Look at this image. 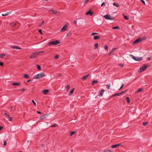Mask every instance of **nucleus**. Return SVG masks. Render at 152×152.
<instances>
[{
    "label": "nucleus",
    "mask_w": 152,
    "mask_h": 152,
    "mask_svg": "<svg viewBox=\"0 0 152 152\" xmlns=\"http://www.w3.org/2000/svg\"><path fill=\"white\" fill-rule=\"evenodd\" d=\"M45 75H46L43 73L41 72L36 75H34L33 77V78L34 79H40Z\"/></svg>",
    "instance_id": "nucleus-1"
},
{
    "label": "nucleus",
    "mask_w": 152,
    "mask_h": 152,
    "mask_svg": "<svg viewBox=\"0 0 152 152\" xmlns=\"http://www.w3.org/2000/svg\"><path fill=\"white\" fill-rule=\"evenodd\" d=\"M150 66L149 64H148L145 65L143 66H142L140 68V72L143 71L145 70L148 67H149Z\"/></svg>",
    "instance_id": "nucleus-2"
},
{
    "label": "nucleus",
    "mask_w": 152,
    "mask_h": 152,
    "mask_svg": "<svg viewBox=\"0 0 152 152\" xmlns=\"http://www.w3.org/2000/svg\"><path fill=\"white\" fill-rule=\"evenodd\" d=\"M130 56L133 59L136 61H140L142 59V57L140 58L137 57H135L132 55H130Z\"/></svg>",
    "instance_id": "nucleus-3"
},
{
    "label": "nucleus",
    "mask_w": 152,
    "mask_h": 152,
    "mask_svg": "<svg viewBox=\"0 0 152 152\" xmlns=\"http://www.w3.org/2000/svg\"><path fill=\"white\" fill-rule=\"evenodd\" d=\"M104 17L106 20H113L114 19V17H111V16L109 14H107L104 15Z\"/></svg>",
    "instance_id": "nucleus-4"
},
{
    "label": "nucleus",
    "mask_w": 152,
    "mask_h": 152,
    "mask_svg": "<svg viewBox=\"0 0 152 152\" xmlns=\"http://www.w3.org/2000/svg\"><path fill=\"white\" fill-rule=\"evenodd\" d=\"M145 39H142V38H138L134 42H133V44L134 45L137 44L139 43V42H141L143 40H144Z\"/></svg>",
    "instance_id": "nucleus-5"
},
{
    "label": "nucleus",
    "mask_w": 152,
    "mask_h": 152,
    "mask_svg": "<svg viewBox=\"0 0 152 152\" xmlns=\"http://www.w3.org/2000/svg\"><path fill=\"white\" fill-rule=\"evenodd\" d=\"M37 55L36 52L33 53H32L31 56H29V58L31 59L37 57L36 56Z\"/></svg>",
    "instance_id": "nucleus-6"
},
{
    "label": "nucleus",
    "mask_w": 152,
    "mask_h": 152,
    "mask_svg": "<svg viewBox=\"0 0 152 152\" xmlns=\"http://www.w3.org/2000/svg\"><path fill=\"white\" fill-rule=\"evenodd\" d=\"M49 11L51 12L53 14H56L57 15H58L60 14L59 12L58 11H55L53 10H50Z\"/></svg>",
    "instance_id": "nucleus-7"
},
{
    "label": "nucleus",
    "mask_w": 152,
    "mask_h": 152,
    "mask_svg": "<svg viewBox=\"0 0 152 152\" xmlns=\"http://www.w3.org/2000/svg\"><path fill=\"white\" fill-rule=\"evenodd\" d=\"M66 25H64L63 27L60 30V31L62 32L66 30Z\"/></svg>",
    "instance_id": "nucleus-8"
},
{
    "label": "nucleus",
    "mask_w": 152,
    "mask_h": 152,
    "mask_svg": "<svg viewBox=\"0 0 152 152\" xmlns=\"http://www.w3.org/2000/svg\"><path fill=\"white\" fill-rule=\"evenodd\" d=\"M53 44L54 45H56L60 43V42L59 40H56L55 41H53Z\"/></svg>",
    "instance_id": "nucleus-9"
},
{
    "label": "nucleus",
    "mask_w": 152,
    "mask_h": 152,
    "mask_svg": "<svg viewBox=\"0 0 152 152\" xmlns=\"http://www.w3.org/2000/svg\"><path fill=\"white\" fill-rule=\"evenodd\" d=\"M104 92V89H102L101 90L99 91V94L98 95V96H102Z\"/></svg>",
    "instance_id": "nucleus-10"
},
{
    "label": "nucleus",
    "mask_w": 152,
    "mask_h": 152,
    "mask_svg": "<svg viewBox=\"0 0 152 152\" xmlns=\"http://www.w3.org/2000/svg\"><path fill=\"white\" fill-rule=\"evenodd\" d=\"M11 84L13 86H19L20 85V82L12 83H11Z\"/></svg>",
    "instance_id": "nucleus-11"
},
{
    "label": "nucleus",
    "mask_w": 152,
    "mask_h": 152,
    "mask_svg": "<svg viewBox=\"0 0 152 152\" xmlns=\"http://www.w3.org/2000/svg\"><path fill=\"white\" fill-rule=\"evenodd\" d=\"M86 15H92L93 14V12H91V10L88 11L86 13Z\"/></svg>",
    "instance_id": "nucleus-12"
},
{
    "label": "nucleus",
    "mask_w": 152,
    "mask_h": 152,
    "mask_svg": "<svg viewBox=\"0 0 152 152\" xmlns=\"http://www.w3.org/2000/svg\"><path fill=\"white\" fill-rule=\"evenodd\" d=\"M89 74H88L87 75H85L84 76H83V77H82L81 78V79L82 80H85L89 76Z\"/></svg>",
    "instance_id": "nucleus-13"
},
{
    "label": "nucleus",
    "mask_w": 152,
    "mask_h": 152,
    "mask_svg": "<svg viewBox=\"0 0 152 152\" xmlns=\"http://www.w3.org/2000/svg\"><path fill=\"white\" fill-rule=\"evenodd\" d=\"M49 90L48 89H45L43 90L42 92L45 94H46L49 92Z\"/></svg>",
    "instance_id": "nucleus-14"
},
{
    "label": "nucleus",
    "mask_w": 152,
    "mask_h": 152,
    "mask_svg": "<svg viewBox=\"0 0 152 152\" xmlns=\"http://www.w3.org/2000/svg\"><path fill=\"white\" fill-rule=\"evenodd\" d=\"M48 115H44L41 116H40L39 119H42L45 118L46 117L48 116Z\"/></svg>",
    "instance_id": "nucleus-15"
},
{
    "label": "nucleus",
    "mask_w": 152,
    "mask_h": 152,
    "mask_svg": "<svg viewBox=\"0 0 152 152\" xmlns=\"http://www.w3.org/2000/svg\"><path fill=\"white\" fill-rule=\"evenodd\" d=\"M120 145V144H118L116 145H113L111 146V148H118Z\"/></svg>",
    "instance_id": "nucleus-16"
},
{
    "label": "nucleus",
    "mask_w": 152,
    "mask_h": 152,
    "mask_svg": "<svg viewBox=\"0 0 152 152\" xmlns=\"http://www.w3.org/2000/svg\"><path fill=\"white\" fill-rule=\"evenodd\" d=\"M44 51H37L36 52V54L37 55H39L40 54H42L44 53Z\"/></svg>",
    "instance_id": "nucleus-17"
},
{
    "label": "nucleus",
    "mask_w": 152,
    "mask_h": 152,
    "mask_svg": "<svg viewBox=\"0 0 152 152\" xmlns=\"http://www.w3.org/2000/svg\"><path fill=\"white\" fill-rule=\"evenodd\" d=\"M11 48L13 49H16L17 50H20V48L18 47V46H12Z\"/></svg>",
    "instance_id": "nucleus-18"
},
{
    "label": "nucleus",
    "mask_w": 152,
    "mask_h": 152,
    "mask_svg": "<svg viewBox=\"0 0 152 152\" xmlns=\"http://www.w3.org/2000/svg\"><path fill=\"white\" fill-rule=\"evenodd\" d=\"M74 90V88H73V89H72L71 90V91H70V92H69V95L71 96L72 95V94H73V93Z\"/></svg>",
    "instance_id": "nucleus-19"
},
{
    "label": "nucleus",
    "mask_w": 152,
    "mask_h": 152,
    "mask_svg": "<svg viewBox=\"0 0 152 152\" xmlns=\"http://www.w3.org/2000/svg\"><path fill=\"white\" fill-rule=\"evenodd\" d=\"M100 38V37L99 36H94V39L95 40H96L98 39H99Z\"/></svg>",
    "instance_id": "nucleus-20"
},
{
    "label": "nucleus",
    "mask_w": 152,
    "mask_h": 152,
    "mask_svg": "<svg viewBox=\"0 0 152 152\" xmlns=\"http://www.w3.org/2000/svg\"><path fill=\"white\" fill-rule=\"evenodd\" d=\"M23 77L26 79H28L30 77L29 75L26 74H24Z\"/></svg>",
    "instance_id": "nucleus-21"
},
{
    "label": "nucleus",
    "mask_w": 152,
    "mask_h": 152,
    "mask_svg": "<svg viewBox=\"0 0 152 152\" xmlns=\"http://www.w3.org/2000/svg\"><path fill=\"white\" fill-rule=\"evenodd\" d=\"M123 15L124 16V18L126 20H129V18L127 16L125 15L124 14H123Z\"/></svg>",
    "instance_id": "nucleus-22"
},
{
    "label": "nucleus",
    "mask_w": 152,
    "mask_h": 152,
    "mask_svg": "<svg viewBox=\"0 0 152 152\" xmlns=\"http://www.w3.org/2000/svg\"><path fill=\"white\" fill-rule=\"evenodd\" d=\"M114 6L116 7H118L119 6V5L116 3L114 2L113 3Z\"/></svg>",
    "instance_id": "nucleus-23"
},
{
    "label": "nucleus",
    "mask_w": 152,
    "mask_h": 152,
    "mask_svg": "<svg viewBox=\"0 0 152 152\" xmlns=\"http://www.w3.org/2000/svg\"><path fill=\"white\" fill-rule=\"evenodd\" d=\"M126 100L128 103H129L130 102V98L129 97H127L126 98Z\"/></svg>",
    "instance_id": "nucleus-24"
},
{
    "label": "nucleus",
    "mask_w": 152,
    "mask_h": 152,
    "mask_svg": "<svg viewBox=\"0 0 152 152\" xmlns=\"http://www.w3.org/2000/svg\"><path fill=\"white\" fill-rule=\"evenodd\" d=\"M98 81L97 80H93L92 82V85H93L95 83H97Z\"/></svg>",
    "instance_id": "nucleus-25"
},
{
    "label": "nucleus",
    "mask_w": 152,
    "mask_h": 152,
    "mask_svg": "<svg viewBox=\"0 0 152 152\" xmlns=\"http://www.w3.org/2000/svg\"><path fill=\"white\" fill-rule=\"evenodd\" d=\"M143 89L142 88H139L137 91V93H139V92L142 91Z\"/></svg>",
    "instance_id": "nucleus-26"
},
{
    "label": "nucleus",
    "mask_w": 152,
    "mask_h": 152,
    "mask_svg": "<svg viewBox=\"0 0 152 152\" xmlns=\"http://www.w3.org/2000/svg\"><path fill=\"white\" fill-rule=\"evenodd\" d=\"M104 152H112L111 150H106L104 151Z\"/></svg>",
    "instance_id": "nucleus-27"
},
{
    "label": "nucleus",
    "mask_w": 152,
    "mask_h": 152,
    "mask_svg": "<svg viewBox=\"0 0 152 152\" xmlns=\"http://www.w3.org/2000/svg\"><path fill=\"white\" fill-rule=\"evenodd\" d=\"M70 88V85L69 84H68L66 87V88L67 89V91H68Z\"/></svg>",
    "instance_id": "nucleus-28"
},
{
    "label": "nucleus",
    "mask_w": 152,
    "mask_h": 152,
    "mask_svg": "<svg viewBox=\"0 0 152 152\" xmlns=\"http://www.w3.org/2000/svg\"><path fill=\"white\" fill-rule=\"evenodd\" d=\"M106 86L107 89H109L110 87V84L106 85Z\"/></svg>",
    "instance_id": "nucleus-29"
},
{
    "label": "nucleus",
    "mask_w": 152,
    "mask_h": 152,
    "mask_svg": "<svg viewBox=\"0 0 152 152\" xmlns=\"http://www.w3.org/2000/svg\"><path fill=\"white\" fill-rule=\"evenodd\" d=\"M37 69L39 70H41V66L39 65H37Z\"/></svg>",
    "instance_id": "nucleus-30"
},
{
    "label": "nucleus",
    "mask_w": 152,
    "mask_h": 152,
    "mask_svg": "<svg viewBox=\"0 0 152 152\" xmlns=\"http://www.w3.org/2000/svg\"><path fill=\"white\" fill-rule=\"evenodd\" d=\"M59 56L58 55H56L54 57V58H55V59H58L59 58Z\"/></svg>",
    "instance_id": "nucleus-31"
},
{
    "label": "nucleus",
    "mask_w": 152,
    "mask_h": 152,
    "mask_svg": "<svg viewBox=\"0 0 152 152\" xmlns=\"http://www.w3.org/2000/svg\"><path fill=\"white\" fill-rule=\"evenodd\" d=\"M49 46H51L52 45H53V41L49 42L48 44Z\"/></svg>",
    "instance_id": "nucleus-32"
},
{
    "label": "nucleus",
    "mask_w": 152,
    "mask_h": 152,
    "mask_svg": "<svg viewBox=\"0 0 152 152\" xmlns=\"http://www.w3.org/2000/svg\"><path fill=\"white\" fill-rule=\"evenodd\" d=\"M10 25H11V26H14L15 25L16 23H10Z\"/></svg>",
    "instance_id": "nucleus-33"
},
{
    "label": "nucleus",
    "mask_w": 152,
    "mask_h": 152,
    "mask_svg": "<svg viewBox=\"0 0 152 152\" xmlns=\"http://www.w3.org/2000/svg\"><path fill=\"white\" fill-rule=\"evenodd\" d=\"M98 44L97 43H96L94 45L95 48L96 49L98 48Z\"/></svg>",
    "instance_id": "nucleus-34"
},
{
    "label": "nucleus",
    "mask_w": 152,
    "mask_h": 152,
    "mask_svg": "<svg viewBox=\"0 0 152 152\" xmlns=\"http://www.w3.org/2000/svg\"><path fill=\"white\" fill-rule=\"evenodd\" d=\"M119 26H116L114 27H113V29H119Z\"/></svg>",
    "instance_id": "nucleus-35"
},
{
    "label": "nucleus",
    "mask_w": 152,
    "mask_h": 152,
    "mask_svg": "<svg viewBox=\"0 0 152 152\" xmlns=\"http://www.w3.org/2000/svg\"><path fill=\"white\" fill-rule=\"evenodd\" d=\"M148 124V123L147 122H145L143 123V124L144 126H146Z\"/></svg>",
    "instance_id": "nucleus-36"
},
{
    "label": "nucleus",
    "mask_w": 152,
    "mask_h": 152,
    "mask_svg": "<svg viewBox=\"0 0 152 152\" xmlns=\"http://www.w3.org/2000/svg\"><path fill=\"white\" fill-rule=\"evenodd\" d=\"M75 131L72 132L70 133V136H72V135H73L75 133Z\"/></svg>",
    "instance_id": "nucleus-37"
},
{
    "label": "nucleus",
    "mask_w": 152,
    "mask_h": 152,
    "mask_svg": "<svg viewBox=\"0 0 152 152\" xmlns=\"http://www.w3.org/2000/svg\"><path fill=\"white\" fill-rule=\"evenodd\" d=\"M8 15H9V12H7L5 14H2V15L3 16H5Z\"/></svg>",
    "instance_id": "nucleus-38"
},
{
    "label": "nucleus",
    "mask_w": 152,
    "mask_h": 152,
    "mask_svg": "<svg viewBox=\"0 0 152 152\" xmlns=\"http://www.w3.org/2000/svg\"><path fill=\"white\" fill-rule=\"evenodd\" d=\"M5 56V55L4 54H0V58H2Z\"/></svg>",
    "instance_id": "nucleus-39"
},
{
    "label": "nucleus",
    "mask_w": 152,
    "mask_h": 152,
    "mask_svg": "<svg viewBox=\"0 0 152 152\" xmlns=\"http://www.w3.org/2000/svg\"><path fill=\"white\" fill-rule=\"evenodd\" d=\"M115 94V96H120V95H121V93H117Z\"/></svg>",
    "instance_id": "nucleus-40"
},
{
    "label": "nucleus",
    "mask_w": 152,
    "mask_h": 152,
    "mask_svg": "<svg viewBox=\"0 0 152 152\" xmlns=\"http://www.w3.org/2000/svg\"><path fill=\"white\" fill-rule=\"evenodd\" d=\"M4 114L6 115L8 117H10V115L9 114L6 113H4Z\"/></svg>",
    "instance_id": "nucleus-41"
},
{
    "label": "nucleus",
    "mask_w": 152,
    "mask_h": 152,
    "mask_svg": "<svg viewBox=\"0 0 152 152\" xmlns=\"http://www.w3.org/2000/svg\"><path fill=\"white\" fill-rule=\"evenodd\" d=\"M98 34V33H92L91 34V35L93 36V35H96V34Z\"/></svg>",
    "instance_id": "nucleus-42"
},
{
    "label": "nucleus",
    "mask_w": 152,
    "mask_h": 152,
    "mask_svg": "<svg viewBox=\"0 0 152 152\" xmlns=\"http://www.w3.org/2000/svg\"><path fill=\"white\" fill-rule=\"evenodd\" d=\"M38 31L39 33H40L41 34H43V33L42 32V31L41 29H39L38 30Z\"/></svg>",
    "instance_id": "nucleus-43"
},
{
    "label": "nucleus",
    "mask_w": 152,
    "mask_h": 152,
    "mask_svg": "<svg viewBox=\"0 0 152 152\" xmlns=\"http://www.w3.org/2000/svg\"><path fill=\"white\" fill-rule=\"evenodd\" d=\"M104 48L105 50H107L108 48L107 46V45H105L104 46Z\"/></svg>",
    "instance_id": "nucleus-44"
},
{
    "label": "nucleus",
    "mask_w": 152,
    "mask_h": 152,
    "mask_svg": "<svg viewBox=\"0 0 152 152\" xmlns=\"http://www.w3.org/2000/svg\"><path fill=\"white\" fill-rule=\"evenodd\" d=\"M140 1L142 3H143L144 5H145V3L144 0H140Z\"/></svg>",
    "instance_id": "nucleus-45"
},
{
    "label": "nucleus",
    "mask_w": 152,
    "mask_h": 152,
    "mask_svg": "<svg viewBox=\"0 0 152 152\" xmlns=\"http://www.w3.org/2000/svg\"><path fill=\"white\" fill-rule=\"evenodd\" d=\"M32 102L34 105L35 106L36 105V103L33 100H32Z\"/></svg>",
    "instance_id": "nucleus-46"
},
{
    "label": "nucleus",
    "mask_w": 152,
    "mask_h": 152,
    "mask_svg": "<svg viewBox=\"0 0 152 152\" xmlns=\"http://www.w3.org/2000/svg\"><path fill=\"white\" fill-rule=\"evenodd\" d=\"M44 21H42V23L39 24V26H41L42 25H43L44 24Z\"/></svg>",
    "instance_id": "nucleus-47"
},
{
    "label": "nucleus",
    "mask_w": 152,
    "mask_h": 152,
    "mask_svg": "<svg viewBox=\"0 0 152 152\" xmlns=\"http://www.w3.org/2000/svg\"><path fill=\"white\" fill-rule=\"evenodd\" d=\"M4 63L2 62H0V66H3Z\"/></svg>",
    "instance_id": "nucleus-48"
},
{
    "label": "nucleus",
    "mask_w": 152,
    "mask_h": 152,
    "mask_svg": "<svg viewBox=\"0 0 152 152\" xmlns=\"http://www.w3.org/2000/svg\"><path fill=\"white\" fill-rule=\"evenodd\" d=\"M55 126H56V125L54 124L51 125L50 126V127H55Z\"/></svg>",
    "instance_id": "nucleus-49"
},
{
    "label": "nucleus",
    "mask_w": 152,
    "mask_h": 152,
    "mask_svg": "<svg viewBox=\"0 0 152 152\" xmlns=\"http://www.w3.org/2000/svg\"><path fill=\"white\" fill-rule=\"evenodd\" d=\"M117 48H114L111 51V52L112 53Z\"/></svg>",
    "instance_id": "nucleus-50"
},
{
    "label": "nucleus",
    "mask_w": 152,
    "mask_h": 152,
    "mask_svg": "<svg viewBox=\"0 0 152 152\" xmlns=\"http://www.w3.org/2000/svg\"><path fill=\"white\" fill-rule=\"evenodd\" d=\"M9 118L8 120L9 121H11L12 120V118L10 116V117H8Z\"/></svg>",
    "instance_id": "nucleus-51"
},
{
    "label": "nucleus",
    "mask_w": 152,
    "mask_h": 152,
    "mask_svg": "<svg viewBox=\"0 0 152 152\" xmlns=\"http://www.w3.org/2000/svg\"><path fill=\"white\" fill-rule=\"evenodd\" d=\"M6 145V141L5 140L4 142V145L5 146Z\"/></svg>",
    "instance_id": "nucleus-52"
},
{
    "label": "nucleus",
    "mask_w": 152,
    "mask_h": 152,
    "mask_svg": "<svg viewBox=\"0 0 152 152\" xmlns=\"http://www.w3.org/2000/svg\"><path fill=\"white\" fill-rule=\"evenodd\" d=\"M114 96H115V94H113V95H112L111 96H110V98H112Z\"/></svg>",
    "instance_id": "nucleus-53"
},
{
    "label": "nucleus",
    "mask_w": 152,
    "mask_h": 152,
    "mask_svg": "<svg viewBox=\"0 0 152 152\" xmlns=\"http://www.w3.org/2000/svg\"><path fill=\"white\" fill-rule=\"evenodd\" d=\"M70 35L69 33H68L66 34V36L67 37H69L70 36Z\"/></svg>",
    "instance_id": "nucleus-54"
},
{
    "label": "nucleus",
    "mask_w": 152,
    "mask_h": 152,
    "mask_svg": "<svg viewBox=\"0 0 152 152\" xmlns=\"http://www.w3.org/2000/svg\"><path fill=\"white\" fill-rule=\"evenodd\" d=\"M119 65L121 66H124V65L123 64H119Z\"/></svg>",
    "instance_id": "nucleus-55"
},
{
    "label": "nucleus",
    "mask_w": 152,
    "mask_h": 152,
    "mask_svg": "<svg viewBox=\"0 0 152 152\" xmlns=\"http://www.w3.org/2000/svg\"><path fill=\"white\" fill-rule=\"evenodd\" d=\"M3 128V126H0V130H1Z\"/></svg>",
    "instance_id": "nucleus-56"
},
{
    "label": "nucleus",
    "mask_w": 152,
    "mask_h": 152,
    "mask_svg": "<svg viewBox=\"0 0 152 152\" xmlns=\"http://www.w3.org/2000/svg\"><path fill=\"white\" fill-rule=\"evenodd\" d=\"M126 91H127L126 90L124 91H123L121 93V94H124V92H126Z\"/></svg>",
    "instance_id": "nucleus-57"
},
{
    "label": "nucleus",
    "mask_w": 152,
    "mask_h": 152,
    "mask_svg": "<svg viewBox=\"0 0 152 152\" xmlns=\"http://www.w3.org/2000/svg\"><path fill=\"white\" fill-rule=\"evenodd\" d=\"M105 4V3L104 2H103L101 4V6L102 7L103 5H104Z\"/></svg>",
    "instance_id": "nucleus-58"
},
{
    "label": "nucleus",
    "mask_w": 152,
    "mask_h": 152,
    "mask_svg": "<svg viewBox=\"0 0 152 152\" xmlns=\"http://www.w3.org/2000/svg\"><path fill=\"white\" fill-rule=\"evenodd\" d=\"M11 110L14 111V109L12 108V107L11 106Z\"/></svg>",
    "instance_id": "nucleus-59"
},
{
    "label": "nucleus",
    "mask_w": 152,
    "mask_h": 152,
    "mask_svg": "<svg viewBox=\"0 0 152 152\" xmlns=\"http://www.w3.org/2000/svg\"><path fill=\"white\" fill-rule=\"evenodd\" d=\"M124 86V85L123 84L122 85V86H121V88H120L119 89V90H120L121 89V88H122V87H123Z\"/></svg>",
    "instance_id": "nucleus-60"
},
{
    "label": "nucleus",
    "mask_w": 152,
    "mask_h": 152,
    "mask_svg": "<svg viewBox=\"0 0 152 152\" xmlns=\"http://www.w3.org/2000/svg\"><path fill=\"white\" fill-rule=\"evenodd\" d=\"M74 23L76 24L77 23V20H75L73 22Z\"/></svg>",
    "instance_id": "nucleus-61"
},
{
    "label": "nucleus",
    "mask_w": 152,
    "mask_h": 152,
    "mask_svg": "<svg viewBox=\"0 0 152 152\" xmlns=\"http://www.w3.org/2000/svg\"><path fill=\"white\" fill-rule=\"evenodd\" d=\"M25 90L24 89H22L20 90V91H23Z\"/></svg>",
    "instance_id": "nucleus-62"
},
{
    "label": "nucleus",
    "mask_w": 152,
    "mask_h": 152,
    "mask_svg": "<svg viewBox=\"0 0 152 152\" xmlns=\"http://www.w3.org/2000/svg\"><path fill=\"white\" fill-rule=\"evenodd\" d=\"M31 81V80H28L27 81V83H29L30 81Z\"/></svg>",
    "instance_id": "nucleus-63"
},
{
    "label": "nucleus",
    "mask_w": 152,
    "mask_h": 152,
    "mask_svg": "<svg viewBox=\"0 0 152 152\" xmlns=\"http://www.w3.org/2000/svg\"><path fill=\"white\" fill-rule=\"evenodd\" d=\"M37 113L38 114H41V112H39V111H37Z\"/></svg>",
    "instance_id": "nucleus-64"
}]
</instances>
